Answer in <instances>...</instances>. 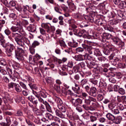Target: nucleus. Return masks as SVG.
<instances>
[{
    "label": "nucleus",
    "mask_w": 126,
    "mask_h": 126,
    "mask_svg": "<svg viewBox=\"0 0 126 126\" xmlns=\"http://www.w3.org/2000/svg\"><path fill=\"white\" fill-rule=\"evenodd\" d=\"M112 113L114 114H116L119 113V112L117 109H114L112 110Z\"/></svg>",
    "instance_id": "63"
},
{
    "label": "nucleus",
    "mask_w": 126,
    "mask_h": 126,
    "mask_svg": "<svg viewBox=\"0 0 126 126\" xmlns=\"http://www.w3.org/2000/svg\"><path fill=\"white\" fill-rule=\"evenodd\" d=\"M118 93L121 94H125V91L122 88H120L118 91Z\"/></svg>",
    "instance_id": "56"
},
{
    "label": "nucleus",
    "mask_w": 126,
    "mask_h": 126,
    "mask_svg": "<svg viewBox=\"0 0 126 126\" xmlns=\"http://www.w3.org/2000/svg\"><path fill=\"white\" fill-rule=\"evenodd\" d=\"M79 69V68L78 66H75L73 67V71L74 73H76L78 72Z\"/></svg>",
    "instance_id": "47"
},
{
    "label": "nucleus",
    "mask_w": 126,
    "mask_h": 126,
    "mask_svg": "<svg viewBox=\"0 0 126 126\" xmlns=\"http://www.w3.org/2000/svg\"><path fill=\"white\" fill-rule=\"evenodd\" d=\"M38 57L36 56L34 57L32 60V57L31 56H30L29 57V60L30 63L34 64L35 63H37V62Z\"/></svg>",
    "instance_id": "17"
},
{
    "label": "nucleus",
    "mask_w": 126,
    "mask_h": 126,
    "mask_svg": "<svg viewBox=\"0 0 126 126\" xmlns=\"http://www.w3.org/2000/svg\"><path fill=\"white\" fill-rule=\"evenodd\" d=\"M103 38L107 39H112V35L109 33H104L103 34Z\"/></svg>",
    "instance_id": "21"
},
{
    "label": "nucleus",
    "mask_w": 126,
    "mask_h": 126,
    "mask_svg": "<svg viewBox=\"0 0 126 126\" xmlns=\"http://www.w3.org/2000/svg\"><path fill=\"white\" fill-rule=\"evenodd\" d=\"M31 99L32 100H31V101L33 104L35 105V106L36 107L38 103V97L36 95L34 96L31 95Z\"/></svg>",
    "instance_id": "13"
},
{
    "label": "nucleus",
    "mask_w": 126,
    "mask_h": 126,
    "mask_svg": "<svg viewBox=\"0 0 126 126\" xmlns=\"http://www.w3.org/2000/svg\"><path fill=\"white\" fill-rule=\"evenodd\" d=\"M32 110L37 115H40L41 114V113L39 112V110L37 109L33 108L32 109Z\"/></svg>",
    "instance_id": "45"
},
{
    "label": "nucleus",
    "mask_w": 126,
    "mask_h": 126,
    "mask_svg": "<svg viewBox=\"0 0 126 126\" xmlns=\"http://www.w3.org/2000/svg\"><path fill=\"white\" fill-rule=\"evenodd\" d=\"M19 84L20 86L24 89H25L27 88L26 85L23 82H19Z\"/></svg>",
    "instance_id": "61"
},
{
    "label": "nucleus",
    "mask_w": 126,
    "mask_h": 126,
    "mask_svg": "<svg viewBox=\"0 0 126 126\" xmlns=\"http://www.w3.org/2000/svg\"><path fill=\"white\" fill-rule=\"evenodd\" d=\"M56 115L60 117L63 118H64L65 115L62 113V112L60 110H59L57 109H54Z\"/></svg>",
    "instance_id": "10"
},
{
    "label": "nucleus",
    "mask_w": 126,
    "mask_h": 126,
    "mask_svg": "<svg viewBox=\"0 0 126 126\" xmlns=\"http://www.w3.org/2000/svg\"><path fill=\"white\" fill-rule=\"evenodd\" d=\"M28 41L27 38L25 37H22L16 42L17 44L23 47L25 45V43H26Z\"/></svg>",
    "instance_id": "6"
},
{
    "label": "nucleus",
    "mask_w": 126,
    "mask_h": 126,
    "mask_svg": "<svg viewBox=\"0 0 126 126\" xmlns=\"http://www.w3.org/2000/svg\"><path fill=\"white\" fill-rule=\"evenodd\" d=\"M8 6H6L8 8H10L11 7H14L16 5V3L14 1L12 0L10 1L9 3L8 2Z\"/></svg>",
    "instance_id": "29"
},
{
    "label": "nucleus",
    "mask_w": 126,
    "mask_h": 126,
    "mask_svg": "<svg viewBox=\"0 0 126 126\" xmlns=\"http://www.w3.org/2000/svg\"><path fill=\"white\" fill-rule=\"evenodd\" d=\"M90 120L92 122H94L97 120V117L93 115H91L90 117Z\"/></svg>",
    "instance_id": "40"
},
{
    "label": "nucleus",
    "mask_w": 126,
    "mask_h": 126,
    "mask_svg": "<svg viewBox=\"0 0 126 126\" xmlns=\"http://www.w3.org/2000/svg\"><path fill=\"white\" fill-rule=\"evenodd\" d=\"M99 86L102 88H105L107 86V84L105 83L99 81Z\"/></svg>",
    "instance_id": "42"
},
{
    "label": "nucleus",
    "mask_w": 126,
    "mask_h": 126,
    "mask_svg": "<svg viewBox=\"0 0 126 126\" xmlns=\"http://www.w3.org/2000/svg\"><path fill=\"white\" fill-rule=\"evenodd\" d=\"M47 126H59L58 123L56 122L52 123L50 125H48Z\"/></svg>",
    "instance_id": "52"
},
{
    "label": "nucleus",
    "mask_w": 126,
    "mask_h": 126,
    "mask_svg": "<svg viewBox=\"0 0 126 126\" xmlns=\"http://www.w3.org/2000/svg\"><path fill=\"white\" fill-rule=\"evenodd\" d=\"M116 103L115 102H111L108 105V106L110 109H112L116 106Z\"/></svg>",
    "instance_id": "26"
},
{
    "label": "nucleus",
    "mask_w": 126,
    "mask_h": 126,
    "mask_svg": "<svg viewBox=\"0 0 126 126\" xmlns=\"http://www.w3.org/2000/svg\"><path fill=\"white\" fill-rule=\"evenodd\" d=\"M42 114L50 120L53 119V116L50 113L47 112L46 111H45L44 112H43Z\"/></svg>",
    "instance_id": "11"
},
{
    "label": "nucleus",
    "mask_w": 126,
    "mask_h": 126,
    "mask_svg": "<svg viewBox=\"0 0 126 126\" xmlns=\"http://www.w3.org/2000/svg\"><path fill=\"white\" fill-rule=\"evenodd\" d=\"M74 99H72L71 101L75 106H77L79 104H81L82 103V100L79 98L76 99L75 101H74Z\"/></svg>",
    "instance_id": "8"
},
{
    "label": "nucleus",
    "mask_w": 126,
    "mask_h": 126,
    "mask_svg": "<svg viewBox=\"0 0 126 126\" xmlns=\"http://www.w3.org/2000/svg\"><path fill=\"white\" fill-rule=\"evenodd\" d=\"M121 8H122L126 7V2L124 1H121L119 5Z\"/></svg>",
    "instance_id": "32"
},
{
    "label": "nucleus",
    "mask_w": 126,
    "mask_h": 126,
    "mask_svg": "<svg viewBox=\"0 0 126 126\" xmlns=\"http://www.w3.org/2000/svg\"><path fill=\"white\" fill-rule=\"evenodd\" d=\"M84 59L87 60L91 61L93 60L92 57L87 54L84 55Z\"/></svg>",
    "instance_id": "34"
},
{
    "label": "nucleus",
    "mask_w": 126,
    "mask_h": 126,
    "mask_svg": "<svg viewBox=\"0 0 126 126\" xmlns=\"http://www.w3.org/2000/svg\"><path fill=\"white\" fill-rule=\"evenodd\" d=\"M23 115L22 112L20 110H18L17 111L15 115L16 116H22Z\"/></svg>",
    "instance_id": "37"
},
{
    "label": "nucleus",
    "mask_w": 126,
    "mask_h": 126,
    "mask_svg": "<svg viewBox=\"0 0 126 126\" xmlns=\"http://www.w3.org/2000/svg\"><path fill=\"white\" fill-rule=\"evenodd\" d=\"M11 29L12 32H17L22 35L24 34L25 33V31L23 29L22 26L19 22H17L16 26H12Z\"/></svg>",
    "instance_id": "3"
},
{
    "label": "nucleus",
    "mask_w": 126,
    "mask_h": 126,
    "mask_svg": "<svg viewBox=\"0 0 126 126\" xmlns=\"http://www.w3.org/2000/svg\"><path fill=\"white\" fill-rule=\"evenodd\" d=\"M71 31L74 34L78 36V31L77 29L75 28H72L71 29Z\"/></svg>",
    "instance_id": "41"
},
{
    "label": "nucleus",
    "mask_w": 126,
    "mask_h": 126,
    "mask_svg": "<svg viewBox=\"0 0 126 126\" xmlns=\"http://www.w3.org/2000/svg\"><path fill=\"white\" fill-rule=\"evenodd\" d=\"M0 64L3 66H6L7 63L5 61L4 59L0 58Z\"/></svg>",
    "instance_id": "38"
},
{
    "label": "nucleus",
    "mask_w": 126,
    "mask_h": 126,
    "mask_svg": "<svg viewBox=\"0 0 126 126\" xmlns=\"http://www.w3.org/2000/svg\"><path fill=\"white\" fill-rule=\"evenodd\" d=\"M122 120V118L121 116H119L115 118L114 117V118L113 121V122L116 124H119L120 123Z\"/></svg>",
    "instance_id": "16"
},
{
    "label": "nucleus",
    "mask_w": 126,
    "mask_h": 126,
    "mask_svg": "<svg viewBox=\"0 0 126 126\" xmlns=\"http://www.w3.org/2000/svg\"><path fill=\"white\" fill-rule=\"evenodd\" d=\"M88 112L91 114H94L95 116H94L97 117V118L99 117L100 115V113L97 112L92 113L90 111H88Z\"/></svg>",
    "instance_id": "51"
},
{
    "label": "nucleus",
    "mask_w": 126,
    "mask_h": 126,
    "mask_svg": "<svg viewBox=\"0 0 126 126\" xmlns=\"http://www.w3.org/2000/svg\"><path fill=\"white\" fill-rule=\"evenodd\" d=\"M15 87V90L17 92L20 93L22 91L21 87L19 84L16 83Z\"/></svg>",
    "instance_id": "24"
},
{
    "label": "nucleus",
    "mask_w": 126,
    "mask_h": 126,
    "mask_svg": "<svg viewBox=\"0 0 126 126\" xmlns=\"http://www.w3.org/2000/svg\"><path fill=\"white\" fill-rule=\"evenodd\" d=\"M48 24H49V23H43L41 24V27L47 29V32H48L50 30V27L48 25Z\"/></svg>",
    "instance_id": "20"
},
{
    "label": "nucleus",
    "mask_w": 126,
    "mask_h": 126,
    "mask_svg": "<svg viewBox=\"0 0 126 126\" xmlns=\"http://www.w3.org/2000/svg\"><path fill=\"white\" fill-rule=\"evenodd\" d=\"M52 89L55 90L58 93L60 92V86L56 84H53L52 85H51L50 87Z\"/></svg>",
    "instance_id": "14"
},
{
    "label": "nucleus",
    "mask_w": 126,
    "mask_h": 126,
    "mask_svg": "<svg viewBox=\"0 0 126 126\" xmlns=\"http://www.w3.org/2000/svg\"><path fill=\"white\" fill-rule=\"evenodd\" d=\"M60 46L61 47H65L66 46V45L65 44L64 42L62 40L60 41L59 42Z\"/></svg>",
    "instance_id": "60"
},
{
    "label": "nucleus",
    "mask_w": 126,
    "mask_h": 126,
    "mask_svg": "<svg viewBox=\"0 0 126 126\" xmlns=\"http://www.w3.org/2000/svg\"><path fill=\"white\" fill-rule=\"evenodd\" d=\"M109 80L110 82L112 83H115L116 82V80L112 77L109 78Z\"/></svg>",
    "instance_id": "55"
},
{
    "label": "nucleus",
    "mask_w": 126,
    "mask_h": 126,
    "mask_svg": "<svg viewBox=\"0 0 126 126\" xmlns=\"http://www.w3.org/2000/svg\"><path fill=\"white\" fill-rule=\"evenodd\" d=\"M1 45L4 48H6L7 53L9 56L12 55L15 51V56L16 59L19 61L24 60V51L22 48L17 47L16 49L13 44L9 43L5 45L1 42Z\"/></svg>",
    "instance_id": "1"
},
{
    "label": "nucleus",
    "mask_w": 126,
    "mask_h": 126,
    "mask_svg": "<svg viewBox=\"0 0 126 126\" xmlns=\"http://www.w3.org/2000/svg\"><path fill=\"white\" fill-rule=\"evenodd\" d=\"M41 33L42 35H44L46 34V31L43 28H39Z\"/></svg>",
    "instance_id": "58"
},
{
    "label": "nucleus",
    "mask_w": 126,
    "mask_h": 126,
    "mask_svg": "<svg viewBox=\"0 0 126 126\" xmlns=\"http://www.w3.org/2000/svg\"><path fill=\"white\" fill-rule=\"evenodd\" d=\"M16 84V83H13L12 82L9 83L8 85V88L9 89L11 88H13V86H14L15 87V84Z\"/></svg>",
    "instance_id": "50"
},
{
    "label": "nucleus",
    "mask_w": 126,
    "mask_h": 126,
    "mask_svg": "<svg viewBox=\"0 0 126 126\" xmlns=\"http://www.w3.org/2000/svg\"><path fill=\"white\" fill-rule=\"evenodd\" d=\"M69 44L71 47H76L78 45V43L75 42H71Z\"/></svg>",
    "instance_id": "43"
},
{
    "label": "nucleus",
    "mask_w": 126,
    "mask_h": 126,
    "mask_svg": "<svg viewBox=\"0 0 126 126\" xmlns=\"http://www.w3.org/2000/svg\"><path fill=\"white\" fill-rule=\"evenodd\" d=\"M15 8L19 12H21L22 11V8L21 6L19 5H17L15 6Z\"/></svg>",
    "instance_id": "53"
},
{
    "label": "nucleus",
    "mask_w": 126,
    "mask_h": 126,
    "mask_svg": "<svg viewBox=\"0 0 126 126\" xmlns=\"http://www.w3.org/2000/svg\"><path fill=\"white\" fill-rule=\"evenodd\" d=\"M13 76L16 78H18L19 77V74L16 71H14L12 73Z\"/></svg>",
    "instance_id": "59"
},
{
    "label": "nucleus",
    "mask_w": 126,
    "mask_h": 126,
    "mask_svg": "<svg viewBox=\"0 0 126 126\" xmlns=\"http://www.w3.org/2000/svg\"><path fill=\"white\" fill-rule=\"evenodd\" d=\"M76 52L77 53L78 52H82L83 50V48L81 47H78L76 49Z\"/></svg>",
    "instance_id": "49"
},
{
    "label": "nucleus",
    "mask_w": 126,
    "mask_h": 126,
    "mask_svg": "<svg viewBox=\"0 0 126 126\" xmlns=\"http://www.w3.org/2000/svg\"><path fill=\"white\" fill-rule=\"evenodd\" d=\"M40 43L37 41H34L32 43V46L33 47H35L36 46L39 45Z\"/></svg>",
    "instance_id": "44"
},
{
    "label": "nucleus",
    "mask_w": 126,
    "mask_h": 126,
    "mask_svg": "<svg viewBox=\"0 0 126 126\" xmlns=\"http://www.w3.org/2000/svg\"><path fill=\"white\" fill-rule=\"evenodd\" d=\"M105 29L107 30L110 32H112L113 30V29L112 27L110 26L105 27Z\"/></svg>",
    "instance_id": "64"
},
{
    "label": "nucleus",
    "mask_w": 126,
    "mask_h": 126,
    "mask_svg": "<svg viewBox=\"0 0 126 126\" xmlns=\"http://www.w3.org/2000/svg\"><path fill=\"white\" fill-rule=\"evenodd\" d=\"M75 59L77 61H82L84 59V55L83 56L81 55H78L76 56Z\"/></svg>",
    "instance_id": "27"
},
{
    "label": "nucleus",
    "mask_w": 126,
    "mask_h": 126,
    "mask_svg": "<svg viewBox=\"0 0 126 126\" xmlns=\"http://www.w3.org/2000/svg\"><path fill=\"white\" fill-rule=\"evenodd\" d=\"M86 33V31L85 30H82L80 32H78V36L79 37H85L84 36L85 35Z\"/></svg>",
    "instance_id": "25"
},
{
    "label": "nucleus",
    "mask_w": 126,
    "mask_h": 126,
    "mask_svg": "<svg viewBox=\"0 0 126 126\" xmlns=\"http://www.w3.org/2000/svg\"><path fill=\"white\" fill-rule=\"evenodd\" d=\"M34 47H30V53L32 54H34L35 52V49L34 48Z\"/></svg>",
    "instance_id": "62"
},
{
    "label": "nucleus",
    "mask_w": 126,
    "mask_h": 126,
    "mask_svg": "<svg viewBox=\"0 0 126 126\" xmlns=\"http://www.w3.org/2000/svg\"><path fill=\"white\" fill-rule=\"evenodd\" d=\"M42 114L50 120L53 119V116L50 113L47 112L46 111H45L44 112H43Z\"/></svg>",
    "instance_id": "12"
},
{
    "label": "nucleus",
    "mask_w": 126,
    "mask_h": 126,
    "mask_svg": "<svg viewBox=\"0 0 126 126\" xmlns=\"http://www.w3.org/2000/svg\"><path fill=\"white\" fill-rule=\"evenodd\" d=\"M120 88L119 86L117 85H115L113 87L114 91L115 92L118 91Z\"/></svg>",
    "instance_id": "48"
},
{
    "label": "nucleus",
    "mask_w": 126,
    "mask_h": 126,
    "mask_svg": "<svg viewBox=\"0 0 126 126\" xmlns=\"http://www.w3.org/2000/svg\"><path fill=\"white\" fill-rule=\"evenodd\" d=\"M104 21H103L102 19H100L97 20V22L98 23V25H102L103 23V22Z\"/></svg>",
    "instance_id": "54"
},
{
    "label": "nucleus",
    "mask_w": 126,
    "mask_h": 126,
    "mask_svg": "<svg viewBox=\"0 0 126 126\" xmlns=\"http://www.w3.org/2000/svg\"><path fill=\"white\" fill-rule=\"evenodd\" d=\"M72 89L76 93L79 94L80 93V88L79 87L77 88H72Z\"/></svg>",
    "instance_id": "35"
},
{
    "label": "nucleus",
    "mask_w": 126,
    "mask_h": 126,
    "mask_svg": "<svg viewBox=\"0 0 126 126\" xmlns=\"http://www.w3.org/2000/svg\"><path fill=\"white\" fill-rule=\"evenodd\" d=\"M91 43V42L85 40L84 41V43L82 44V46L88 54H91L94 51V55L97 56H100L101 53L99 50L98 49H94L90 46Z\"/></svg>",
    "instance_id": "2"
},
{
    "label": "nucleus",
    "mask_w": 126,
    "mask_h": 126,
    "mask_svg": "<svg viewBox=\"0 0 126 126\" xmlns=\"http://www.w3.org/2000/svg\"><path fill=\"white\" fill-rule=\"evenodd\" d=\"M104 92V90L102 91L101 90L100 92V94H98L97 96V98L98 100L99 101H101L102 100L103 98V96L104 95V93H103Z\"/></svg>",
    "instance_id": "18"
},
{
    "label": "nucleus",
    "mask_w": 126,
    "mask_h": 126,
    "mask_svg": "<svg viewBox=\"0 0 126 126\" xmlns=\"http://www.w3.org/2000/svg\"><path fill=\"white\" fill-rule=\"evenodd\" d=\"M12 36L14 37L16 42L22 37L21 35L17 33H12Z\"/></svg>",
    "instance_id": "15"
},
{
    "label": "nucleus",
    "mask_w": 126,
    "mask_h": 126,
    "mask_svg": "<svg viewBox=\"0 0 126 126\" xmlns=\"http://www.w3.org/2000/svg\"><path fill=\"white\" fill-rule=\"evenodd\" d=\"M90 103L91 102L89 98L88 99H85L84 100L85 104L82 105V107L86 110H94V108L88 106L90 104Z\"/></svg>",
    "instance_id": "5"
},
{
    "label": "nucleus",
    "mask_w": 126,
    "mask_h": 126,
    "mask_svg": "<svg viewBox=\"0 0 126 126\" xmlns=\"http://www.w3.org/2000/svg\"><path fill=\"white\" fill-rule=\"evenodd\" d=\"M112 39L115 44L117 45L118 44L120 41V40H119L118 38L115 37L113 38Z\"/></svg>",
    "instance_id": "57"
},
{
    "label": "nucleus",
    "mask_w": 126,
    "mask_h": 126,
    "mask_svg": "<svg viewBox=\"0 0 126 126\" xmlns=\"http://www.w3.org/2000/svg\"><path fill=\"white\" fill-rule=\"evenodd\" d=\"M89 94L91 96L95 97L97 95V89L94 87H92L90 89Z\"/></svg>",
    "instance_id": "7"
},
{
    "label": "nucleus",
    "mask_w": 126,
    "mask_h": 126,
    "mask_svg": "<svg viewBox=\"0 0 126 126\" xmlns=\"http://www.w3.org/2000/svg\"><path fill=\"white\" fill-rule=\"evenodd\" d=\"M47 83L49 84L50 87L51 85H52L54 83V82L52 80V79L51 77H47L46 79Z\"/></svg>",
    "instance_id": "19"
},
{
    "label": "nucleus",
    "mask_w": 126,
    "mask_h": 126,
    "mask_svg": "<svg viewBox=\"0 0 126 126\" xmlns=\"http://www.w3.org/2000/svg\"><path fill=\"white\" fill-rule=\"evenodd\" d=\"M87 79H82L80 81V85L82 86V88H84V85L87 83Z\"/></svg>",
    "instance_id": "33"
},
{
    "label": "nucleus",
    "mask_w": 126,
    "mask_h": 126,
    "mask_svg": "<svg viewBox=\"0 0 126 126\" xmlns=\"http://www.w3.org/2000/svg\"><path fill=\"white\" fill-rule=\"evenodd\" d=\"M89 81L92 84L96 85L97 84V83L99 82L97 79L95 78L91 79H90Z\"/></svg>",
    "instance_id": "31"
},
{
    "label": "nucleus",
    "mask_w": 126,
    "mask_h": 126,
    "mask_svg": "<svg viewBox=\"0 0 126 126\" xmlns=\"http://www.w3.org/2000/svg\"><path fill=\"white\" fill-rule=\"evenodd\" d=\"M22 97L19 95H17L16 96L15 98V101L17 103H19L22 100Z\"/></svg>",
    "instance_id": "39"
},
{
    "label": "nucleus",
    "mask_w": 126,
    "mask_h": 126,
    "mask_svg": "<svg viewBox=\"0 0 126 126\" xmlns=\"http://www.w3.org/2000/svg\"><path fill=\"white\" fill-rule=\"evenodd\" d=\"M125 43L124 42L120 40L117 46L119 47L123 48L124 47Z\"/></svg>",
    "instance_id": "36"
},
{
    "label": "nucleus",
    "mask_w": 126,
    "mask_h": 126,
    "mask_svg": "<svg viewBox=\"0 0 126 126\" xmlns=\"http://www.w3.org/2000/svg\"><path fill=\"white\" fill-rule=\"evenodd\" d=\"M55 101L57 104V106L59 109L63 113L66 112V110L65 108L63 106V103L62 100L58 97H56Z\"/></svg>",
    "instance_id": "4"
},
{
    "label": "nucleus",
    "mask_w": 126,
    "mask_h": 126,
    "mask_svg": "<svg viewBox=\"0 0 126 126\" xmlns=\"http://www.w3.org/2000/svg\"><path fill=\"white\" fill-rule=\"evenodd\" d=\"M107 118L110 120L113 121L114 118V116L110 113H108L106 115Z\"/></svg>",
    "instance_id": "23"
},
{
    "label": "nucleus",
    "mask_w": 126,
    "mask_h": 126,
    "mask_svg": "<svg viewBox=\"0 0 126 126\" xmlns=\"http://www.w3.org/2000/svg\"><path fill=\"white\" fill-rule=\"evenodd\" d=\"M15 119V118L11 116L10 117L9 116H7L6 118V120L7 124H8L10 125L11 123V120H12V121H13L14 119Z\"/></svg>",
    "instance_id": "22"
},
{
    "label": "nucleus",
    "mask_w": 126,
    "mask_h": 126,
    "mask_svg": "<svg viewBox=\"0 0 126 126\" xmlns=\"http://www.w3.org/2000/svg\"><path fill=\"white\" fill-rule=\"evenodd\" d=\"M6 68L10 78L13 81H15L16 78L13 76V75L12 74L13 72L12 69L8 67H6Z\"/></svg>",
    "instance_id": "9"
},
{
    "label": "nucleus",
    "mask_w": 126,
    "mask_h": 126,
    "mask_svg": "<svg viewBox=\"0 0 126 126\" xmlns=\"http://www.w3.org/2000/svg\"><path fill=\"white\" fill-rule=\"evenodd\" d=\"M38 94L40 96L44 98H46L47 97V94L42 91H40L39 92Z\"/></svg>",
    "instance_id": "30"
},
{
    "label": "nucleus",
    "mask_w": 126,
    "mask_h": 126,
    "mask_svg": "<svg viewBox=\"0 0 126 126\" xmlns=\"http://www.w3.org/2000/svg\"><path fill=\"white\" fill-rule=\"evenodd\" d=\"M22 91L23 94L25 96L27 95L29 93V90L27 88Z\"/></svg>",
    "instance_id": "46"
},
{
    "label": "nucleus",
    "mask_w": 126,
    "mask_h": 126,
    "mask_svg": "<svg viewBox=\"0 0 126 126\" xmlns=\"http://www.w3.org/2000/svg\"><path fill=\"white\" fill-rule=\"evenodd\" d=\"M44 105L45 106L46 109L49 112L51 111V108L50 105L47 102H45V104Z\"/></svg>",
    "instance_id": "28"
}]
</instances>
